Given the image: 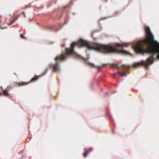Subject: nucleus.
<instances>
[{"instance_id":"nucleus-1","label":"nucleus","mask_w":159,"mask_h":159,"mask_svg":"<svg viewBox=\"0 0 159 159\" xmlns=\"http://www.w3.org/2000/svg\"><path fill=\"white\" fill-rule=\"evenodd\" d=\"M129 43H124L122 44H120L118 43H111L108 44H97L94 46H92L91 43L86 41L84 40L83 39H80L79 41L77 42H73L71 45V48H66V53H62L60 56H57L55 59L56 63L55 65L52 64H50V67H53V69L55 71H60L58 61H62L66 59L70 55H73L76 57L81 58V56L75 52L74 50V48L75 45L78 47H81L83 46H85L87 47L89 50H96L99 52L105 53H120L124 54H131L127 52L126 51L121 49L118 50L116 47H127Z\"/></svg>"},{"instance_id":"nucleus-2","label":"nucleus","mask_w":159,"mask_h":159,"mask_svg":"<svg viewBox=\"0 0 159 159\" xmlns=\"http://www.w3.org/2000/svg\"><path fill=\"white\" fill-rule=\"evenodd\" d=\"M90 64L92 66H95L96 67L98 68V71L99 72H100L101 71V68L102 67V66H106L107 65V64H104L101 66H94V64Z\"/></svg>"},{"instance_id":"nucleus-3","label":"nucleus","mask_w":159,"mask_h":159,"mask_svg":"<svg viewBox=\"0 0 159 159\" xmlns=\"http://www.w3.org/2000/svg\"><path fill=\"white\" fill-rule=\"evenodd\" d=\"M111 67H112L113 68H115L117 69H119V67L118 66L117 64H111Z\"/></svg>"},{"instance_id":"nucleus-4","label":"nucleus","mask_w":159,"mask_h":159,"mask_svg":"<svg viewBox=\"0 0 159 159\" xmlns=\"http://www.w3.org/2000/svg\"><path fill=\"white\" fill-rule=\"evenodd\" d=\"M49 29L51 30L54 31H57L58 30L56 29L54 26H50L49 27Z\"/></svg>"},{"instance_id":"nucleus-5","label":"nucleus","mask_w":159,"mask_h":159,"mask_svg":"<svg viewBox=\"0 0 159 159\" xmlns=\"http://www.w3.org/2000/svg\"><path fill=\"white\" fill-rule=\"evenodd\" d=\"M84 150V151H85V152L83 153V155L84 157H85L87 156L88 153H89V152L86 150V148H85Z\"/></svg>"},{"instance_id":"nucleus-6","label":"nucleus","mask_w":159,"mask_h":159,"mask_svg":"<svg viewBox=\"0 0 159 159\" xmlns=\"http://www.w3.org/2000/svg\"><path fill=\"white\" fill-rule=\"evenodd\" d=\"M3 93L4 95L7 96L8 95V92L6 90H3Z\"/></svg>"},{"instance_id":"nucleus-7","label":"nucleus","mask_w":159,"mask_h":159,"mask_svg":"<svg viewBox=\"0 0 159 159\" xmlns=\"http://www.w3.org/2000/svg\"><path fill=\"white\" fill-rule=\"evenodd\" d=\"M18 19V16L15 17L14 19L11 21V24H12L15 21H16Z\"/></svg>"},{"instance_id":"nucleus-8","label":"nucleus","mask_w":159,"mask_h":159,"mask_svg":"<svg viewBox=\"0 0 159 159\" xmlns=\"http://www.w3.org/2000/svg\"><path fill=\"white\" fill-rule=\"evenodd\" d=\"M38 78L37 77L35 76L31 79V81L33 82L35 81L38 79Z\"/></svg>"},{"instance_id":"nucleus-9","label":"nucleus","mask_w":159,"mask_h":159,"mask_svg":"<svg viewBox=\"0 0 159 159\" xmlns=\"http://www.w3.org/2000/svg\"><path fill=\"white\" fill-rule=\"evenodd\" d=\"M119 75L121 76H126V74L125 73H120L119 72Z\"/></svg>"},{"instance_id":"nucleus-10","label":"nucleus","mask_w":159,"mask_h":159,"mask_svg":"<svg viewBox=\"0 0 159 159\" xmlns=\"http://www.w3.org/2000/svg\"><path fill=\"white\" fill-rule=\"evenodd\" d=\"M121 66L123 68H128L129 67L128 65H123Z\"/></svg>"},{"instance_id":"nucleus-11","label":"nucleus","mask_w":159,"mask_h":159,"mask_svg":"<svg viewBox=\"0 0 159 159\" xmlns=\"http://www.w3.org/2000/svg\"><path fill=\"white\" fill-rule=\"evenodd\" d=\"M48 68H46L45 70V71L41 75H44L45 74H46L48 71Z\"/></svg>"},{"instance_id":"nucleus-12","label":"nucleus","mask_w":159,"mask_h":159,"mask_svg":"<svg viewBox=\"0 0 159 159\" xmlns=\"http://www.w3.org/2000/svg\"><path fill=\"white\" fill-rule=\"evenodd\" d=\"M98 30H94V31H93L92 32V34H91V37H93V34L94 32H98Z\"/></svg>"},{"instance_id":"nucleus-13","label":"nucleus","mask_w":159,"mask_h":159,"mask_svg":"<svg viewBox=\"0 0 159 159\" xmlns=\"http://www.w3.org/2000/svg\"><path fill=\"white\" fill-rule=\"evenodd\" d=\"M27 83L25 84V83H22V84H19V85H23L24 84H27Z\"/></svg>"},{"instance_id":"nucleus-14","label":"nucleus","mask_w":159,"mask_h":159,"mask_svg":"<svg viewBox=\"0 0 159 159\" xmlns=\"http://www.w3.org/2000/svg\"><path fill=\"white\" fill-rule=\"evenodd\" d=\"M20 37L22 39H24L25 37L22 35V34H20Z\"/></svg>"},{"instance_id":"nucleus-15","label":"nucleus","mask_w":159,"mask_h":159,"mask_svg":"<svg viewBox=\"0 0 159 159\" xmlns=\"http://www.w3.org/2000/svg\"><path fill=\"white\" fill-rule=\"evenodd\" d=\"M107 17H104V18H101L99 20H102V19H106L107 18Z\"/></svg>"},{"instance_id":"nucleus-16","label":"nucleus","mask_w":159,"mask_h":159,"mask_svg":"<svg viewBox=\"0 0 159 159\" xmlns=\"http://www.w3.org/2000/svg\"><path fill=\"white\" fill-rule=\"evenodd\" d=\"M65 46V44H63L61 45V47H64Z\"/></svg>"},{"instance_id":"nucleus-17","label":"nucleus","mask_w":159,"mask_h":159,"mask_svg":"<svg viewBox=\"0 0 159 159\" xmlns=\"http://www.w3.org/2000/svg\"><path fill=\"white\" fill-rule=\"evenodd\" d=\"M107 94H108V93H107V92H106V93H105V95L106 96V95H107Z\"/></svg>"},{"instance_id":"nucleus-18","label":"nucleus","mask_w":159,"mask_h":159,"mask_svg":"<svg viewBox=\"0 0 159 159\" xmlns=\"http://www.w3.org/2000/svg\"><path fill=\"white\" fill-rule=\"evenodd\" d=\"M5 28H7V27H4V28H3L2 29ZM1 29H2V28H1Z\"/></svg>"},{"instance_id":"nucleus-19","label":"nucleus","mask_w":159,"mask_h":159,"mask_svg":"<svg viewBox=\"0 0 159 159\" xmlns=\"http://www.w3.org/2000/svg\"><path fill=\"white\" fill-rule=\"evenodd\" d=\"M118 12H115V13L116 14V13H118Z\"/></svg>"},{"instance_id":"nucleus-20","label":"nucleus","mask_w":159,"mask_h":159,"mask_svg":"<svg viewBox=\"0 0 159 159\" xmlns=\"http://www.w3.org/2000/svg\"><path fill=\"white\" fill-rule=\"evenodd\" d=\"M22 13H23L24 14V12H22Z\"/></svg>"}]
</instances>
